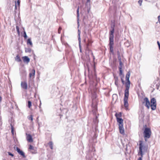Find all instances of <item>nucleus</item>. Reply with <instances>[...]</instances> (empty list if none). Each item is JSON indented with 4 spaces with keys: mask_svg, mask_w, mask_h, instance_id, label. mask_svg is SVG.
<instances>
[{
    "mask_svg": "<svg viewBox=\"0 0 160 160\" xmlns=\"http://www.w3.org/2000/svg\"><path fill=\"white\" fill-rule=\"evenodd\" d=\"M130 75V72H128L126 76V80L127 81L125 83L126 89L124 91V105L126 108L128 107V99L129 96V90L130 87V82L129 78Z\"/></svg>",
    "mask_w": 160,
    "mask_h": 160,
    "instance_id": "f257e3e1",
    "label": "nucleus"
},
{
    "mask_svg": "<svg viewBox=\"0 0 160 160\" xmlns=\"http://www.w3.org/2000/svg\"><path fill=\"white\" fill-rule=\"evenodd\" d=\"M114 25H111V28L112 30L110 31L109 32V46L110 48V52L112 53H113V45L114 44L113 43V38L114 35L113 34L114 31Z\"/></svg>",
    "mask_w": 160,
    "mask_h": 160,
    "instance_id": "f03ea898",
    "label": "nucleus"
},
{
    "mask_svg": "<svg viewBox=\"0 0 160 160\" xmlns=\"http://www.w3.org/2000/svg\"><path fill=\"white\" fill-rule=\"evenodd\" d=\"M117 122L119 123V128L120 132L122 134H124V130L123 126V120L121 118H118L116 115Z\"/></svg>",
    "mask_w": 160,
    "mask_h": 160,
    "instance_id": "7ed1b4c3",
    "label": "nucleus"
},
{
    "mask_svg": "<svg viewBox=\"0 0 160 160\" xmlns=\"http://www.w3.org/2000/svg\"><path fill=\"white\" fill-rule=\"evenodd\" d=\"M139 142V151L138 155L142 156L143 155V151H145L147 150V149L146 147L143 145L142 141H140Z\"/></svg>",
    "mask_w": 160,
    "mask_h": 160,
    "instance_id": "20e7f679",
    "label": "nucleus"
},
{
    "mask_svg": "<svg viewBox=\"0 0 160 160\" xmlns=\"http://www.w3.org/2000/svg\"><path fill=\"white\" fill-rule=\"evenodd\" d=\"M143 134L145 140L147 141V139L149 138L151 135V132L150 129L148 128H146L145 129Z\"/></svg>",
    "mask_w": 160,
    "mask_h": 160,
    "instance_id": "39448f33",
    "label": "nucleus"
},
{
    "mask_svg": "<svg viewBox=\"0 0 160 160\" xmlns=\"http://www.w3.org/2000/svg\"><path fill=\"white\" fill-rule=\"evenodd\" d=\"M151 103L150 107L152 110H154L156 108V101L155 98H153L151 99Z\"/></svg>",
    "mask_w": 160,
    "mask_h": 160,
    "instance_id": "423d86ee",
    "label": "nucleus"
},
{
    "mask_svg": "<svg viewBox=\"0 0 160 160\" xmlns=\"http://www.w3.org/2000/svg\"><path fill=\"white\" fill-rule=\"evenodd\" d=\"M144 102L145 103V106L147 107L148 109H149L151 105L150 102L147 98H145L144 99Z\"/></svg>",
    "mask_w": 160,
    "mask_h": 160,
    "instance_id": "0eeeda50",
    "label": "nucleus"
},
{
    "mask_svg": "<svg viewBox=\"0 0 160 160\" xmlns=\"http://www.w3.org/2000/svg\"><path fill=\"white\" fill-rule=\"evenodd\" d=\"M81 33L80 31L79 30H78V40L79 42V46L80 50V52H81V39L80 36V34Z\"/></svg>",
    "mask_w": 160,
    "mask_h": 160,
    "instance_id": "6e6552de",
    "label": "nucleus"
},
{
    "mask_svg": "<svg viewBox=\"0 0 160 160\" xmlns=\"http://www.w3.org/2000/svg\"><path fill=\"white\" fill-rule=\"evenodd\" d=\"M21 87L25 89H27L28 88L27 83L26 82H21Z\"/></svg>",
    "mask_w": 160,
    "mask_h": 160,
    "instance_id": "1a4fd4ad",
    "label": "nucleus"
},
{
    "mask_svg": "<svg viewBox=\"0 0 160 160\" xmlns=\"http://www.w3.org/2000/svg\"><path fill=\"white\" fill-rule=\"evenodd\" d=\"M16 150H17V152L19 154L22 156L23 157L25 158V157L24 153L18 147H16Z\"/></svg>",
    "mask_w": 160,
    "mask_h": 160,
    "instance_id": "9d476101",
    "label": "nucleus"
},
{
    "mask_svg": "<svg viewBox=\"0 0 160 160\" xmlns=\"http://www.w3.org/2000/svg\"><path fill=\"white\" fill-rule=\"evenodd\" d=\"M23 61L25 63H28L30 61V58L28 57L25 56L22 58Z\"/></svg>",
    "mask_w": 160,
    "mask_h": 160,
    "instance_id": "9b49d317",
    "label": "nucleus"
},
{
    "mask_svg": "<svg viewBox=\"0 0 160 160\" xmlns=\"http://www.w3.org/2000/svg\"><path fill=\"white\" fill-rule=\"evenodd\" d=\"M20 75L22 78H24L26 77L27 75L26 71L24 70H21L20 72Z\"/></svg>",
    "mask_w": 160,
    "mask_h": 160,
    "instance_id": "f8f14e48",
    "label": "nucleus"
},
{
    "mask_svg": "<svg viewBox=\"0 0 160 160\" xmlns=\"http://www.w3.org/2000/svg\"><path fill=\"white\" fill-rule=\"evenodd\" d=\"M27 135V139L29 142H32L33 141V139H32V136L29 134H26Z\"/></svg>",
    "mask_w": 160,
    "mask_h": 160,
    "instance_id": "ddd939ff",
    "label": "nucleus"
},
{
    "mask_svg": "<svg viewBox=\"0 0 160 160\" xmlns=\"http://www.w3.org/2000/svg\"><path fill=\"white\" fill-rule=\"evenodd\" d=\"M35 70L34 69H32L29 74V77L31 78L32 77L34 76L35 74Z\"/></svg>",
    "mask_w": 160,
    "mask_h": 160,
    "instance_id": "4468645a",
    "label": "nucleus"
},
{
    "mask_svg": "<svg viewBox=\"0 0 160 160\" xmlns=\"http://www.w3.org/2000/svg\"><path fill=\"white\" fill-rule=\"evenodd\" d=\"M15 60L18 62H20L21 61V60L18 55H17L16 56L15 58Z\"/></svg>",
    "mask_w": 160,
    "mask_h": 160,
    "instance_id": "2eb2a0df",
    "label": "nucleus"
},
{
    "mask_svg": "<svg viewBox=\"0 0 160 160\" xmlns=\"http://www.w3.org/2000/svg\"><path fill=\"white\" fill-rule=\"evenodd\" d=\"M32 49L29 48H25V51L26 52H29L30 53L31 52Z\"/></svg>",
    "mask_w": 160,
    "mask_h": 160,
    "instance_id": "dca6fc26",
    "label": "nucleus"
},
{
    "mask_svg": "<svg viewBox=\"0 0 160 160\" xmlns=\"http://www.w3.org/2000/svg\"><path fill=\"white\" fill-rule=\"evenodd\" d=\"M27 44H30V45H31V46H32V42L31 41V39L30 38H29L28 39L27 41Z\"/></svg>",
    "mask_w": 160,
    "mask_h": 160,
    "instance_id": "f3484780",
    "label": "nucleus"
},
{
    "mask_svg": "<svg viewBox=\"0 0 160 160\" xmlns=\"http://www.w3.org/2000/svg\"><path fill=\"white\" fill-rule=\"evenodd\" d=\"M48 145H49V146L50 148L51 149H52L53 148V142L51 141L50 142L48 143Z\"/></svg>",
    "mask_w": 160,
    "mask_h": 160,
    "instance_id": "a211bd4d",
    "label": "nucleus"
},
{
    "mask_svg": "<svg viewBox=\"0 0 160 160\" xmlns=\"http://www.w3.org/2000/svg\"><path fill=\"white\" fill-rule=\"evenodd\" d=\"M11 129V132L13 135H14V128L12 124H10Z\"/></svg>",
    "mask_w": 160,
    "mask_h": 160,
    "instance_id": "6ab92c4d",
    "label": "nucleus"
},
{
    "mask_svg": "<svg viewBox=\"0 0 160 160\" xmlns=\"http://www.w3.org/2000/svg\"><path fill=\"white\" fill-rule=\"evenodd\" d=\"M119 69H122V66H123V63L122 62H119Z\"/></svg>",
    "mask_w": 160,
    "mask_h": 160,
    "instance_id": "aec40b11",
    "label": "nucleus"
},
{
    "mask_svg": "<svg viewBox=\"0 0 160 160\" xmlns=\"http://www.w3.org/2000/svg\"><path fill=\"white\" fill-rule=\"evenodd\" d=\"M32 106V102L31 101H28V107L30 108Z\"/></svg>",
    "mask_w": 160,
    "mask_h": 160,
    "instance_id": "412c9836",
    "label": "nucleus"
},
{
    "mask_svg": "<svg viewBox=\"0 0 160 160\" xmlns=\"http://www.w3.org/2000/svg\"><path fill=\"white\" fill-rule=\"evenodd\" d=\"M77 13L78 18L79 17V7H78L77 10Z\"/></svg>",
    "mask_w": 160,
    "mask_h": 160,
    "instance_id": "4be33fe9",
    "label": "nucleus"
},
{
    "mask_svg": "<svg viewBox=\"0 0 160 160\" xmlns=\"http://www.w3.org/2000/svg\"><path fill=\"white\" fill-rule=\"evenodd\" d=\"M28 119L29 120H31L32 121L33 120V117H32V115H30L28 117Z\"/></svg>",
    "mask_w": 160,
    "mask_h": 160,
    "instance_id": "5701e85b",
    "label": "nucleus"
},
{
    "mask_svg": "<svg viewBox=\"0 0 160 160\" xmlns=\"http://www.w3.org/2000/svg\"><path fill=\"white\" fill-rule=\"evenodd\" d=\"M16 30H17L18 33V34L19 35L20 32H19V28L18 26H16Z\"/></svg>",
    "mask_w": 160,
    "mask_h": 160,
    "instance_id": "b1692460",
    "label": "nucleus"
},
{
    "mask_svg": "<svg viewBox=\"0 0 160 160\" xmlns=\"http://www.w3.org/2000/svg\"><path fill=\"white\" fill-rule=\"evenodd\" d=\"M117 116L119 118V117H121V112L119 113L118 114L116 113L115 115V116Z\"/></svg>",
    "mask_w": 160,
    "mask_h": 160,
    "instance_id": "393cba45",
    "label": "nucleus"
},
{
    "mask_svg": "<svg viewBox=\"0 0 160 160\" xmlns=\"http://www.w3.org/2000/svg\"><path fill=\"white\" fill-rule=\"evenodd\" d=\"M23 37L25 38L26 39L27 38V36L26 34V33L25 31L23 33Z\"/></svg>",
    "mask_w": 160,
    "mask_h": 160,
    "instance_id": "a878e982",
    "label": "nucleus"
},
{
    "mask_svg": "<svg viewBox=\"0 0 160 160\" xmlns=\"http://www.w3.org/2000/svg\"><path fill=\"white\" fill-rule=\"evenodd\" d=\"M29 149H30L33 150L34 149V147L32 146L31 145H30Z\"/></svg>",
    "mask_w": 160,
    "mask_h": 160,
    "instance_id": "bb28decb",
    "label": "nucleus"
},
{
    "mask_svg": "<svg viewBox=\"0 0 160 160\" xmlns=\"http://www.w3.org/2000/svg\"><path fill=\"white\" fill-rule=\"evenodd\" d=\"M142 2V0H139V1H138V3L139 4L140 6L141 5Z\"/></svg>",
    "mask_w": 160,
    "mask_h": 160,
    "instance_id": "cd10ccee",
    "label": "nucleus"
},
{
    "mask_svg": "<svg viewBox=\"0 0 160 160\" xmlns=\"http://www.w3.org/2000/svg\"><path fill=\"white\" fill-rule=\"evenodd\" d=\"M118 59L119 62H122L121 58L120 56H118Z\"/></svg>",
    "mask_w": 160,
    "mask_h": 160,
    "instance_id": "c85d7f7f",
    "label": "nucleus"
},
{
    "mask_svg": "<svg viewBox=\"0 0 160 160\" xmlns=\"http://www.w3.org/2000/svg\"><path fill=\"white\" fill-rule=\"evenodd\" d=\"M20 0H17V4H18V7H19L20 6Z\"/></svg>",
    "mask_w": 160,
    "mask_h": 160,
    "instance_id": "c756f323",
    "label": "nucleus"
},
{
    "mask_svg": "<svg viewBox=\"0 0 160 160\" xmlns=\"http://www.w3.org/2000/svg\"><path fill=\"white\" fill-rule=\"evenodd\" d=\"M62 28L61 27H60L58 29V33L60 34L61 33V30Z\"/></svg>",
    "mask_w": 160,
    "mask_h": 160,
    "instance_id": "7c9ffc66",
    "label": "nucleus"
},
{
    "mask_svg": "<svg viewBox=\"0 0 160 160\" xmlns=\"http://www.w3.org/2000/svg\"><path fill=\"white\" fill-rule=\"evenodd\" d=\"M8 154L10 156H11L12 157H13V155L12 154V153H11L10 152H8Z\"/></svg>",
    "mask_w": 160,
    "mask_h": 160,
    "instance_id": "2f4dec72",
    "label": "nucleus"
},
{
    "mask_svg": "<svg viewBox=\"0 0 160 160\" xmlns=\"http://www.w3.org/2000/svg\"><path fill=\"white\" fill-rule=\"evenodd\" d=\"M77 24H78V28L79 26V19L78 18V20H77Z\"/></svg>",
    "mask_w": 160,
    "mask_h": 160,
    "instance_id": "473e14b6",
    "label": "nucleus"
},
{
    "mask_svg": "<svg viewBox=\"0 0 160 160\" xmlns=\"http://www.w3.org/2000/svg\"><path fill=\"white\" fill-rule=\"evenodd\" d=\"M119 72H120V73H119L120 75H121L122 74V69H119Z\"/></svg>",
    "mask_w": 160,
    "mask_h": 160,
    "instance_id": "72a5a7b5",
    "label": "nucleus"
},
{
    "mask_svg": "<svg viewBox=\"0 0 160 160\" xmlns=\"http://www.w3.org/2000/svg\"><path fill=\"white\" fill-rule=\"evenodd\" d=\"M143 155H142V156H141V157L138 158V160H142V158L143 157Z\"/></svg>",
    "mask_w": 160,
    "mask_h": 160,
    "instance_id": "f704fd0d",
    "label": "nucleus"
},
{
    "mask_svg": "<svg viewBox=\"0 0 160 160\" xmlns=\"http://www.w3.org/2000/svg\"><path fill=\"white\" fill-rule=\"evenodd\" d=\"M158 21L159 22V23H160V16H159L158 17Z\"/></svg>",
    "mask_w": 160,
    "mask_h": 160,
    "instance_id": "c9c22d12",
    "label": "nucleus"
},
{
    "mask_svg": "<svg viewBox=\"0 0 160 160\" xmlns=\"http://www.w3.org/2000/svg\"><path fill=\"white\" fill-rule=\"evenodd\" d=\"M117 54L118 56H120V52L119 51L117 52Z\"/></svg>",
    "mask_w": 160,
    "mask_h": 160,
    "instance_id": "e433bc0d",
    "label": "nucleus"
},
{
    "mask_svg": "<svg viewBox=\"0 0 160 160\" xmlns=\"http://www.w3.org/2000/svg\"><path fill=\"white\" fill-rule=\"evenodd\" d=\"M117 95L116 94H113V95H112V98H113V97H117Z\"/></svg>",
    "mask_w": 160,
    "mask_h": 160,
    "instance_id": "4c0bfd02",
    "label": "nucleus"
},
{
    "mask_svg": "<svg viewBox=\"0 0 160 160\" xmlns=\"http://www.w3.org/2000/svg\"><path fill=\"white\" fill-rule=\"evenodd\" d=\"M121 80H122V83L123 84H124V81L122 78L121 79Z\"/></svg>",
    "mask_w": 160,
    "mask_h": 160,
    "instance_id": "58836bf2",
    "label": "nucleus"
},
{
    "mask_svg": "<svg viewBox=\"0 0 160 160\" xmlns=\"http://www.w3.org/2000/svg\"><path fill=\"white\" fill-rule=\"evenodd\" d=\"M41 101H40V105H39V108H41Z\"/></svg>",
    "mask_w": 160,
    "mask_h": 160,
    "instance_id": "ea45409f",
    "label": "nucleus"
},
{
    "mask_svg": "<svg viewBox=\"0 0 160 160\" xmlns=\"http://www.w3.org/2000/svg\"><path fill=\"white\" fill-rule=\"evenodd\" d=\"M157 43L158 45V46H159V45H160V43H159V41H157Z\"/></svg>",
    "mask_w": 160,
    "mask_h": 160,
    "instance_id": "a19ab883",
    "label": "nucleus"
},
{
    "mask_svg": "<svg viewBox=\"0 0 160 160\" xmlns=\"http://www.w3.org/2000/svg\"><path fill=\"white\" fill-rule=\"evenodd\" d=\"M15 9H17V4H16H16H15Z\"/></svg>",
    "mask_w": 160,
    "mask_h": 160,
    "instance_id": "79ce46f5",
    "label": "nucleus"
},
{
    "mask_svg": "<svg viewBox=\"0 0 160 160\" xmlns=\"http://www.w3.org/2000/svg\"><path fill=\"white\" fill-rule=\"evenodd\" d=\"M89 41H88V43L87 44V45L88 47L89 46Z\"/></svg>",
    "mask_w": 160,
    "mask_h": 160,
    "instance_id": "37998d69",
    "label": "nucleus"
},
{
    "mask_svg": "<svg viewBox=\"0 0 160 160\" xmlns=\"http://www.w3.org/2000/svg\"><path fill=\"white\" fill-rule=\"evenodd\" d=\"M2 99V98L1 97H0V101H1Z\"/></svg>",
    "mask_w": 160,
    "mask_h": 160,
    "instance_id": "c03bdc74",
    "label": "nucleus"
},
{
    "mask_svg": "<svg viewBox=\"0 0 160 160\" xmlns=\"http://www.w3.org/2000/svg\"><path fill=\"white\" fill-rule=\"evenodd\" d=\"M83 41H84V42L85 43V42H86V39H84V40Z\"/></svg>",
    "mask_w": 160,
    "mask_h": 160,
    "instance_id": "a18cd8bd",
    "label": "nucleus"
},
{
    "mask_svg": "<svg viewBox=\"0 0 160 160\" xmlns=\"http://www.w3.org/2000/svg\"><path fill=\"white\" fill-rule=\"evenodd\" d=\"M115 84L116 85H117V82H116V80L115 81Z\"/></svg>",
    "mask_w": 160,
    "mask_h": 160,
    "instance_id": "49530a36",
    "label": "nucleus"
},
{
    "mask_svg": "<svg viewBox=\"0 0 160 160\" xmlns=\"http://www.w3.org/2000/svg\"><path fill=\"white\" fill-rule=\"evenodd\" d=\"M89 0H87V1H89Z\"/></svg>",
    "mask_w": 160,
    "mask_h": 160,
    "instance_id": "de8ad7c7",
    "label": "nucleus"
}]
</instances>
